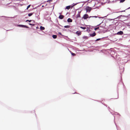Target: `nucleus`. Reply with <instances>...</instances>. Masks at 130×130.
<instances>
[{
  "instance_id": "nucleus-1",
  "label": "nucleus",
  "mask_w": 130,
  "mask_h": 130,
  "mask_svg": "<svg viewBox=\"0 0 130 130\" xmlns=\"http://www.w3.org/2000/svg\"><path fill=\"white\" fill-rule=\"evenodd\" d=\"M92 7H89V6H87L84 9V10H86V13H89L92 9Z\"/></svg>"
},
{
  "instance_id": "nucleus-2",
  "label": "nucleus",
  "mask_w": 130,
  "mask_h": 130,
  "mask_svg": "<svg viewBox=\"0 0 130 130\" xmlns=\"http://www.w3.org/2000/svg\"><path fill=\"white\" fill-rule=\"evenodd\" d=\"M111 49V48L110 49L108 50V51H109V53H110L111 56L112 57H113L114 56H113V55H114L115 54V52L116 51L115 50H110Z\"/></svg>"
},
{
  "instance_id": "nucleus-3",
  "label": "nucleus",
  "mask_w": 130,
  "mask_h": 130,
  "mask_svg": "<svg viewBox=\"0 0 130 130\" xmlns=\"http://www.w3.org/2000/svg\"><path fill=\"white\" fill-rule=\"evenodd\" d=\"M88 15L87 13L83 15V17L81 19L80 21V23L81 20H82L83 19L84 20H87L88 18Z\"/></svg>"
},
{
  "instance_id": "nucleus-4",
  "label": "nucleus",
  "mask_w": 130,
  "mask_h": 130,
  "mask_svg": "<svg viewBox=\"0 0 130 130\" xmlns=\"http://www.w3.org/2000/svg\"><path fill=\"white\" fill-rule=\"evenodd\" d=\"M108 36H107L106 37H103L101 38L97 39V41H98L99 42H101L105 40L107 38L109 39V38H108Z\"/></svg>"
},
{
  "instance_id": "nucleus-5",
  "label": "nucleus",
  "mask_w": 130,
  "mask_h": 130,
  "mask_svg": "<svg viewBox=\"0 0 130 130\" xmlns=\"http://www.w3.org/2000/svg\"><path fill=\"white\" fill-rule=\"evenodd\" d=\"M1 18H2L6 20H10V19H12L14 18L13 17H7L4 16H1Z\"/></svg>"
},
{
  "instance_id": "nucleus-6",
  "label": "nucleus",
  "mask_w": 130,
  "mask_h": 130,
  "mask_svg": "<svg viewBox=\"0 0 130 130\" xmlns=\"http://www.w3.org/2000/svg\"><path fill=\"white\" fill-rule=\"evenodd\" d=\"M89 37H93L96 35V33L95 31H94L93 32L90 33L89 34Z\"/></svg>"
},
{
  "instance_id": "nucleus-7",
  "label": "nucleus",
  "mask_w": 130,
  "mask_h": 130,
  "mask_svg": "<svg viewBox=\"0 0 130 130\" xmlns=\"http://www.w3.org/2000/svg\"><path fill=\"white\" fill-rule=\"evenodd\" d=\"M123 34V32L122 31H118L117 33H116L114 34L115 35H122Z\"/></svg>"
},
{
  "instance_id": "nucleus-8",
  "label": "nucleus",
  "mask_w": 130,
  "mask_h": 130,
  "mask_svg": "<svg viewBox=\"0 0 130 130\" xmlns=\"http://www.w3.org/2000/svg\"><path fill=\"white\" fill-rule=\"evenodd\" d=\"M73 33L77 35L78 36H79L81 34V31H77L75 32H73Z\"/></svg>"
},
{
  "instance_id": "nucleus-9",
  "label": "nucleus",
  "mask_w": 130,
  "mask_h": 130,
  "mask_svg": "<svg viewBox=\"0 0 130 130\" xmlns=\"http://www.w3.org/2000/svg\"><path fill=\"white\" fill-rule=\"evenodd\" d=\"M124 61V60L123 59H121L120 60L119 63H120L123 65H124L125 64V61Z\"/></svg>"
},
{
  "instance_id": "nucleus-10",
  "label": "nucleus",
  "mask_w": 130,
  "mask_h": 130,
  "mask_svg": "<svg viewBox=\"0 0 130 130\" xmlns=\"http://www.w3.org/2000/svg\"><path fill=\"white\" fill-rule=\"evenodd\" d=\"M123 36L122 37L124 38H126L127 36H130V34H123Z\"/></svg>"
},
{
  "instance_id": "nucleus-11",
  "label": "nucleus",
  "mask_w": 130,
  "mask_h": 130,
  "mask_svg": "<svg viewBox=\"0 0 130 130\" xmlns=\"http://www.w3.org/2000/svg\"><path fill=\"white\" fill-rule=\"evenodd\" d=\"M94 100L95 101H97V102H100L103 105H104V106H105L106 107H107V104H105V103H102L101 102V101H99V100Z\"/></svg>"
},
{
  "instance_id": "nucleus-12",
  "label": "nucleus",
  "mask_w": 130,
  "mask_h": 130,
  "mask_svg": "<svg viewBox=\"0 0 130 130\" xmlns=\"http://www.w3.org/2000/svg\"><path fill=\"white\" fill-rule=\"evenodd\" d=\"M89 38V36H84L82 38L83 39H85V40L86 39H88Z\"/></svg>"
},
{
  "instance_id": "nucleus-13",
  "label": "nucleus",
  "mask_w": 130,
  "mask_h": 130,
  "mask_svg": "<svg viewBox=\"0 0 130 130\" xmlns=\"http://www.w3.org/2000/svg\"><path fill=\"white\" fill-rule=\"evenodd\" d=\"M67 22L69 23H71L72 22V20L71 18H68L67 20Z\"/></svg>"
},
{
  "instance_id": "nucleus-14",
  "label": "nucleus",
  "mask_w": 130,
  "mask_h": 130,
  "mask_svg": "<svg viewBox=\"0 0 130 130\" xmlns=\"http://www.w3.org/2000/svg\"><path fill=\"white\" fill-rule=\"evenodd\" d=\"M64 16L63 15H61V14H60V15L58 17V18L60 19L61 20L63 19V18L64 17Z\"/></svg>"
},
{
  "instance_id": "nucleus-15",
  "label": "nucleus",
  "mask_w": 130,
  "mask_h": 130,
  "mask_svg": "<svg viewBox=\"0 0 130 130\" xmlns=\"http://www.w3.org/2000/svg\"><path fill=\"white\" fill-rule=\"evenodd\" d=\"M71 5H68L67 6H66V7L64 8V9L65 10L67 9L68 10H69L70 8Z\"/></svg>"
},
{
  "instance_id": "nucleus-16",
  "label": "nucleus",
  "mask_w": 130,
  "mask_h": 130,
  "mask_svg": "<svg viewBox=\"0 0 130 130\" xmlns=\"http://www.w3.org/2000/svg\"><path fill=\"white\" fill-rule=\"evenodd\" d=\"M106 25V24L104 23V24H103V25L102 26H100V27H102L103 29H105V26Z\"/></svg>"
},
{
  "instance_id": "nucleus-17",
  "label": "nucleus",
  "mask_w": 130,
  "mask_h": 130,
  "mask_svg": "<svg viewBox=\"0 0 130 130\" xmlns=\"http://www.w3.org/2000/svg\"><path fill=\"white\" fill-rule=\"evenodd\" d=\"M34 13H35V12H30V13H28V16L29 17H31Z\"/></svg>"
},
{
  "instance_id": "nucleus-18",
  "label": "nucleus",
  "mask_w": 130,
  "mask_h": 130,
  "mask_svg": "<svg viewBox=\"0 0 130 130\" xmlns=\"http://www.w3.org/2000/svg\"><path fill=\"white\" fill-rule=\"evenodd\" d=\"M22 28H29V27L28 26H27V25H22Z\"/></svg>"
},
{
  "instance_id": "nucleus-19",
  "label": "nucleus",
  "mask_w": 130,
  "mask_h": 130,
  "mask_svg": "<svg viewBox=\"0 0 130 130\" xmlns=\"http://www.w3.org/2000/svg\"><path fill=\"white\" fill-rule=\"evenodd\" d=\"M58 43L61 44L62 46H67L68 45V44L67 43H60L59 42H58Z\"/></svg>"
},
{
  "instance_id": "nucleus-20",
  "label": "nucleus",
  "mask_w": 130,
  "mask_h": 130,
  "mask_svg": "<svg viewBox=\"0 0 130 130\" xmlns=\"http://www.w3.org/2000/svg\"><path fill=\"white\" fill-rule=\"evenodd\" d=\"M69 52L71 54L72 56H74L76 55V54L73 53L71 51H69Z\"/></svg>"
},
{
  "instance_id": "nucleus-21",
  "label": "nucleus",
  "mask_w": 130,
  "mask_h": 130,
  "mask_svg": "<svg viewBox=\"0 0 130 130\" xmlns=\"http://www.w3.org/2000/svg\"><path fill=\"white\" fill-rule=\"evenodd\" d=\"M53 24L55 26L57 27L59 29H61V28L59 27V26H58L57 24L53 23Z\"/></svg>"
},
{
  "instance_id": "nucleus-22",
  "label": "nucleus",
  "mask_w": 130,
  "mask_h": 130,
  "mask_svg": "<svg viewBox=\"0 0 130 130\" xmlns=\"http://www.w3.org/2000/svg\"><path fill=\"white\" fill-rule=\"evenodd\" d=\"M108 110L110 112V113L112 114V115H114V114H113V113L112 112H111L110 111V110H111V108H110V107H109L108 106Z\"/></svg>"
},
{
  "instance_id": "nucleus-23",
  "label": "nucleus",
  "mask_w": 130,
  "mask_h": 130,
  "mask_svg": "<svg viewBox=\"0 0 130 130\" xmlns=\"http://www.w3.org/2000/svg\"><path fill=\"white\" fill-rule=\"evenodd\" d=\"M83 2H81L76 3H73L72 4V5H73L74 6L75 5H77V4H78L80 3H83Z\"/></svg>"
},
{
  "instance_id": "nucleus-24",
  "label": "nucleus",
  "mask_w": 130,
  "mask_h": 130,
  "mask_svg": "<svg viewBox=\"0 0 130 130\" xmlns=\"http://www.w3.org/2000/svg\"><path fill=\"white\" fill-rule=\"evenodd\" d=\"M86 28H87V30H86V31H87L88 33H89L90 32V29H89V27H87Z\"/></svg>"
},
{
  "instance_id": "nucleus-25",
  "label": "nucleus",
  "mask_w": 130,
  "mask_h": 130,
  "mask_svg": "<svg viewBox=\"0 0 130 130\" xmlns=\"http://www.w3.org/2000/svg\"><path fill=\"white\" fill-rule=\"evenodd\" d=\"M114 114V115H119V116H121V115L119 113L116 112H114V113H113Z\"/></svg>"
},
{
  "instance_id": "nucleus-26",
  "label": "nucleus",
  "mask_w": 130,
  "mask_h": 130,
  "mask_svg": "<svg viewBox=\"0 0 130 130\" xmlns=\"http://www.w3.org/2000/svg\"><path fill=\"white\" fill-rule=\"evenodd\" d=\"M45 29V28L44 27L42 26H41L40 27V28H39V29H40V30H44Z\"/></svg>"
},
{
  "instance_id": "nucleus-27",
  "label": "nucleus",
  "mask_w": 130,
  "mask_h": 130,
  "mask_svg": "<svg viewBox=\"0 0 130 130\" xmlns=\"http://www.w3.org/2000/svg\"><path fill=\"white\" fill-rule=\"evenodd\" d=\"M113 13L112 12V13H109V14H107V15L105 16L104 17H101V18L103 19L104 18H106V17H107V16H108L109 15H110V14H111L112 13Z\"/></svg>"
},
{
  "instance_id": "nucleus-28",
  "label": "nucleus",
  "mask_w": 130,
  "mask_h": 130,
  "mask_svg": "<svg viewBox=\"0 0 130 130\" xmlns=\"http://www.w3.org/2000/svg\"><path fill=\"white\" fill-rule=\"evenodd\" d=\"M52 36V38L54 39H55L57 38V36L55 35H53Z\"/></svg>"
},
{
  "instance_id": "nucleus-29",
  "label": "nucleus",
  "mask_w": 130,
  "mask_h": 130,
  "mask_svg": "<svg viewBox=\"0 0 130 130\" xmlns=\"http://www.w3.org/2000/svg\"><path fill=\"white\" fill-rule=\"evenodd\" d=\"M88 42H89V43L91 44V43L94 42V40H89L88 41Z\"/></svg>"
},
{
  "instance_id": "nucleus-30",
  "label": "nucleus",
  "mask_w": 130,
  "mask_h": 130,
  "mask_svg": "<svg viewBox=\"0 0 130 130\" xmlns=\"http://www.w3.org/2000/svg\"><path fill=\"white\" fill-rule=\"evenodd\" d=\"M122 15H120L118 17H117V18H115L114 19H121V18L122 17Z\"/></svg>"
},
{
  "instance_id": "nucleus-31",
  "label": "nucleus",
  "mask_w": 130,
  "mask_h": 130,
  "mask_svg": "<svg viewBox=\"0 0 130 130\" xmlns=\"http://www.w3.org/2000/svg\"><path fill=\"white\" fill-rule=\"evenodd\" d=\"M70 27V25H67L64 26V27L65 28H69Z\"/></svg>"
},
{
  "instance_id": "nucleus-32",
  "label": "nucleus",
  "mask_w": 130,
  "mask_h": 130,
  "mask_svg": "<svg viewBox=\"0 0 130 130\" xmlns=\"http://www.w3.org/2000/svg\"><path fill=\"white\" fill-rule=\"evenodd\" d=\"M66 36V37H67V38L68 39V41H69L72 42H73V41L72 40V39H70L69 37H68L67 36Z\"/></svg>"
},
{
  "instance_id": "nucleus-33",
  "label": "nucleus",
  "mask_w": 130,
  "mask_h": 130,
  "mask_svg": "<svg viewBox=\"0 0 130 130\" xmlns=\"http://www.w3.org/2000/svg\"><path fill=\"white\" fill-rule=\"evenodd\" d=\"M53 0H48L46 1H45L44 2H47L48 3H50V2H52Z\"/></svg>"
},
{
  "instance_id": "nucleus-34",
  "label": "nucleus",
  "mask_w": 130,
  "mask_h": 130,
  "mask_svg": "<svg viewBox=\"0 0 130 130\" xmlns=\"http://www.w3.org/2000/svg\"><path fill=\"white\" fill-rule=\"evenodd\" d=\"M31 6V5L30 4L29 5H28L27 7V8L25 10V11L26 10H27L30 7V6Z\"/></svg>"
},
{
  "instance_id": "nucleus-35",
  "label": "nucleus",
  "mask_w": 130,
  "mask_h": 130,
  "mask_svg": "<svg viewBox=\"0 0 130 130\" xmlns=\"http://www.w3.org/2000/svg\"><path fill=\"white\" fill-rule=\"evenodd\" d=\"M118 90H119V89H118V88H117V94H118V97L117 98H114V99H118V98H119V92H118Z\"/></svg>"
},
{
  "instance_id": "nucleus-36",
  "label": "nucleus",
  "mask_w": 130,
  "mask_h": 130,
  "mask_svg": "<svg viewBox=\"0 0 130 130\" xmlns=\"http://www.w3.org/2000/svg\"><path fill=\"white\" fill-rule=\"evenodd\" d=\"M109 31V30H103V32L104 33L105 32H107L108 31Z\"/></svg>"
},
{
  "instance_id": "nucleus-37",
  "label": "nucleus",
  "mask_w": 130,
  "mask_h": 130,
  "mask_svg": "<svg viewBox=\"0 0 130 130\" xmlns=\"http://www.w3.org/2000/svg\"><path fill=\"white\" fill-rule=\"evenodd\" d=\"M22 24H18L17 26V27H22Z\"/></svg>"
},
{
  "instance_id": "nucleus-38",
  "label": "nucleus",
  "mask_w": 130,
  "mask_h": 130,
  "mask_svg": "<svg viewBox=\"0 0 130 130\" xmlns=\"http://www.w3.org/2000/svg\"><path fill=\"white\" fill-rule=\"evenodd\" d=\"M125 0H119L120 1V3H123Z\"/></svg>"
},
{
  "instance_id": "nucleus-39",
  "label": "nucleus",
  "mask_w": 130,
  "mask_h": 130,
  "mask_svg": "<svg viewBox=\"0 0 130 130\" xmlns=\"http://www.w3.org/2000/svg\"><path fill=\"white\" fill-rule=\"evenodd\" d=\"M79 27L80 28L83 30H85L86 28V27H85L80 26Z\"/></svg>"
},
{
  "instance_id": "nucleus-40",
  "label": "nucleus",
  "mask_w": 130,
  "mask_h": 130,
  "mask_svg": "<svg viewBox=\"0 0 130 130\" xmlns=\"http://www.w3.org/2000/svg\"><path fill=\"white\" fill-rule=\"evenodd\" d=\"M31 22V20H27L25 21V22H28L29 23H30Z\"/></svg>"
},
{
  "instance_id": "nucleus-41",
  "label": "nucleus",
  "mask_w": 130,
  "mask_h": 130,
  "mask_svg": "<svg viewBox=\"0 0 130 130\" xmlns=\"http://www.w3.org/2000/svg\"><path fill=\"white\" fill-rule=\"evenodd\" d=\"M28 24L31 25V27L32 26L35 25V24H32L30 23H28Z\"/></svg>"
},
{
  "instance_id": "nucleus-42",
  "label": "nucleus",
  "mask_w": 130,
  "mask_h": 130,
  "mask_svg": "<svg viewBox=\"0 0 130 130\" xmlns=\"http://www.w3.org/2000/svg\"><path fill=\"white\" fill-rule=\"evenodd\" d=\"M126 9L125 10H122L121 11L118 12H115V13H119V12H124L126 10Z\"/></svg>"
},
{
  "instance_id": "nucleus-43",
  "label": "nucleus",
  "mask_w": 130,
  "mask_h": 130,
  "mask_svg": "<svg viewBox=\"0 0 130 130\" xmlns=\"http://www.w3.org/2000/svg\"><path fill=\"white\" fill-rule=\"evenodd\" d=\"M76 16H77V17H78L79 18H81L80 14H78V13L76 15Z\"/></svg>"
},
{
  "instance_id": "nucleus-44",
  "label": "nucleus",
  "mask_w": 130,
  "mask_h": 130,
  "mask_svg": "<svg viewBox=\"0 0 130 130\" xmlns=\"http://www.w3.org/2000/svg\"><path fill=\"white\" fill-rule=\"evenodd\" d=\"M124 60V61H125V64L129 60H126L125 59H123Z\"/></svg>"
},
{
  "instance_id": "nucleus-45",
  "label": "nucleus",
  "mask_w": 130,
  "mask_h": 130,
  "mask_svg": "<svg viewBox=\"0 0 130 130\" xmlns=\"http://www.w3.org/2000/svg\"><path fill=\"white\" fill-rule=\"evenodd\" d=\"M104 20H103V21H102L101 23H100L99 24H98V25H97L96 26H94V27H96V26H99V25H100L102 23H103V21H104Z\"/></svg>"
},
{
  "instance_id": "nucleus-46",
  "label": "nucleus",
  "mask_w": 130,
  "mask_h": 130,
  "mask_svg": "<svg viewBox=\"0 0 130 130\" xmlns=\"http://www.w3.org/2000/svg\"><path fill=\"white\" fill-rule=\"evenodd\" d=\"M114 123H115L116 126V128H117V124L116 123V122L115 121V116H114Z\"/></svg>"
},
{
  "instance_id": "nucleus-47",
  "label": "nucleus",
  "mask_w": 130,
  "mask_h": 130,
  "mask_svg": "<svg viewBox=\"0 0 130 130\" xmlns=\"http://www.w3.org/2000/svg\"><path fill=\"white\" fill-rule=\"evenodd\" d=\"M104 23H107V20H107V19H104Z\"/></svg>"
},
{
  "instance_id": "nucleus-48",
  "label": "nucleus",
  "mask_w": 130,
  "mask_h": 130,
  "mask_svg": "<svg viewBox=\"0 0 130 130\" xmlns=\"http://www.w3.org/2000/svg\"><path fill=\"white\" fill-rule=\"evenodd\" d=\"M58 34L59 35H61L62 36H64V35H62L61 34V33L60 32H58Z\"/></svg>"
},
{
  "instance_id": "nucleus-49",
  "label": "nucleus",
  "mask_w": 130,
  "mask_h": 130,
  "mask_svg": "<svg viewBox=\"0 0 130 130\" xmlns=\"http://www.w3.org/2000/svg\"><path fill=\"white\" fill-rule=\"evenodd\" d=\"M108 45V44H106L104 45L103 46L104 47H106Z\"/></svg>"
},
{
  "instance_id": "nucleus-50",
  "label": "nucleus",
  "mask_w": 130,
  "mask_h": 130,
  "mask_svg": "<svg viewBox=\"0 0 130 130\" xmlns=\"http://www.w3.org/2000/svg\"><path fill=\"white\" fill-rule=\"evenodd\" d=\"M100 5L99 6H96L95 7L93 8V9H98L99 8V6H100Z\"/></svg>"
},
{
  "instance_id": "nucleus-51",
  "label": "nucleus",
  "mask_w": 130,
  "mask_h": 130,
  "mask_svg": "<svg viewBox=\"0 0 130 130\" xmlns=\"http://www.w3.org/2000/svg\"><path fill=\"white\" fill-rule=\"evenodd\" d=\"M94 42L93 43V44L96 43H97L98 42V41H97V39L96 40H94Z\"/></svg>"
},
{
  "instance_id": "nucleus-52",
  "label": "nucleus",
  "mask_w": 130,
  "mask_h": 130,
  "mask_svg": "<svg viewBox=\"0 0 130 130\" xmlns=\"http://www.w3.org/2000/svg\"><path fill=\"white\" fill-rule=\"evenodd\" d=\"M66 36H64V37H63V38L65 39L66 40H67L68 41V39L67 38V37Z\"/></svg>"
},
{
  "instance_id": "nucleus-53",
  "label": "nucleus",
  "mask_w": 130,
  "mask_h": 130,
  "mask_svg": "<svg viewBox=\"0 0 130 130\" xmlns=\"http://www.w3.org/2000/svg\"><path fill=\"white\" fill-rule=\"evenodd\" d=\"M125 17H126L127 19H129L130 18V16H129L128 14L127 15H126Z\"/></svg>"
},
{
  "instance_id": "nucleus-54",
  "label": "nucleus",
  "mask_w": 130,
  "mask_h": 130,
  "mask_svg": "<svg viewBox=\"0 0 130 130\" xmlns=\"http://www.w3.org/2000/svg\"><path fill=\"white\" fill-rule=\"evenodd\" d=\"M70 5H71V6H70V8H71V9H72V8L73 7H74V6L72 4Z\"/></svg>"
},
{
  "instance_id": "nucleus-55",
  "label": "nucleus",
  "mask_w": 130,
  "mask_h": 130,
  "mask_svg": "<svg viewBox=\"0 0 130 130\" xmlns=\"http://www.w3.org/2000/svg\"><path fill=\"white\" fill-rule=\"evenodd\" d=\"M31 21H32L33 23H34L35 24V23H37V22H36L35 21V20H31Z\"/></svg>"
},
{
  "instance_id": "nucleus-56",
  "label": "nucleus",
  "mask_w": 130,
  "mask_h": 130,
  "mask_svg": "<svg viewBox=\"0 0 130 130\" xmlns=\"http://www.w3.org/2000/svg\"><path fill=\"white\" fill-rule=\"evenodd\" d=\"M126 25L129 28H130V25L129 24H127V23H126Z\"/></svg>"
},
{
  "instance_id": "nucleus-57",
  "label": "nucleus",
  "mask_w": 130,
  "mask_h": 130,
  "mask_svg": "<svg viewBox=\"0 0 130 130\" xmlns=\"http://www.w3.org/2000/svg\"><path fill=\"white\" fill-rule=\"evenodd\" d=\"M61 29H62L64 31H66L67 30V29H65L64 28H62Z\"/></svg>"
},
{
  "instance_id": "nucleus-58",
  "label": "nucleus",
  "mask_w": 130,
  "mask_h": 130,
  "mask_svg": "<svg viewBox=\"0 0 130 130\" xmlns=\"http://www.w3.org/2000/svg\"><path fill=\"white\" fill-rule=\"evenodd\" d=\"M107 2V3L108 4L111 3V1H110V0H109Z\"/></svg>"
},
{
  "instance_id": "nucleus-59",
  "label": "nucleus",
  "mask_w": 130,
  "mask_h": 130,
  "mask_svg": "<svg viewBox=\"0 0 130 130\" xmlns=\"http://www.w3.org/2000/svg\"><path fill=\"white\" fill-rule=\"evenodd\" d=\"M82 10H81L80 11H78V14H80L82 11Z\"/></svg>"
},
{
  "instance_id": "nucleus-60",
  "label": "nucleus",
  "mask_w": 130,
  "mask_h": 130,
  "mask_svg": "<svg viewBox=\"0 0 130 130\" xmlns=\"http://www.w3.org/2000/svg\"><path fill=\"white\" fill-rule=\"evenodd\" d=\"M88 18L89 19L90 18H93V16H88Z\"/></svg>"
},
{
  "instance_id": "nucleus-61",
  "label": "nucleus",
  "mask_w": 130,
  "mask_h": 130,
  "mask_svg": "<svg viewBox=\"0 0 130 130\" xmlns=\"http://www.w3.org/2000/svg\"><path fill=\"white\" fill-rule=\"evenodd\" d=\"M68 31H69L70 32H72L73 33V32H73L71 30H69V29H68Z\"/></svg>"
},
{
  "instance_id": "nucleus-62",
  "label": "nucleus",
  "mask_w": 130,
  "mask_h": 130,
  "mask_svg": "<svg viewBox=\"0 0 130 130\" xmlns=\"http://www.w3.org/2000/svg\"><path fill=\"white\" fill-rule=\"evenodd\" d=\"M13 25L17 27V25L18 24L16 23H13Z\"/></svg>"
},
{
  "instance_id": "nucleus-63",
  "label": "nucleus",
  "mask_w": 130,
  "mask_h": 130,
  "mask_svg": "<svg viewBox=\"0 0 130 130\" xmlns=\"http://www.w3.org/2000/svg\"><path fill=\"white\" fill-rule=\"evenodd\" d=\"M78 20V19H76L75 20V22L76 23V24H77L78 23V22H77V21Z\"/></svg>"
},
{
  "instance_id": "nucleus-64",
  "label": "nucleus",
  "mask_w": 130,
  "mask_h": 130,
  "mask_svg": "<svg viewBox=\"0 0 130 130\" xmlns=\"http://www.w3.org/2000/svg\"><path fill=\"white\" fill-rule=\"evenodd\" d=\"M48 19V17L44 18V19H45V20H48L49 19Z\"/></svg>"
}]
</instances>
